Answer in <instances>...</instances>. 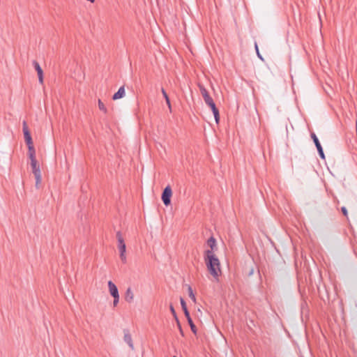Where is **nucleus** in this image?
Wrapping results in <instances>:
<instances>
[{
	"mask_svg": "<svg viewBox=\"0 0 357 357\" xmlns=\"http://www.w3.org/2000/svg\"><path fill=\"white\" fill-rule=\"evenodd\" d=\"M255 50H256V52H257V53L259 52V49H258V46H257V43H255Z\"/></svg>",
	"mask_w": 357,
	"mask_h": 357,
	"instance_id": "5701e85b",
	"label": "nucleus"
},
{
	"mask_svg": "<svg viewBox=\"0 0 357 357\" xmlns=\"http://www.w3.org/2000/svg\"><path fill=\"white\" fill-rule=\"evenodd\" d=\"M204 261L209 273L213 278L214 281L219 282L222 275V268L220 259L210 251L204 252Z\"/></svg>",
	"mask_w": 357,
	"mask_h": 357,
	"instance_id": "f257e3e1",
	"label": "nucleus"
},
{
	"mask_svg": "<svg viewBox=\"0 0 357 357\" xmlns=\"http://www.w3.org/2000/svg\"><path fill=\"white\" fill-rule=\"evenodd\" d=\"M28 146V156H35L36 151L33 147V144L31 143V145H27Z\"/></svg>",
	"mask_w": 357,
	"mask_h": 357,
	"instance_id": "a211bd4d",
	"label": "nucleus"
},
{
	"mask_svg": "<svg viewBox=\"0 0 357 357\" xmlns=\"http://www.w3.org/2000/svg\"><path fill=\"white\" fill-rule=\"evenodd\" d=\"M257 54L258 57H259L261 60H263V58H262V56H261V55L260 54V53H259V52L257 53Z\"/></svg>",
	"mask_w": 357,
	"mask_h": 357,
	"instance_id": "b1692460",
	"label": "nucleus"
},
{
	"mask_svg": "<svg viewBox=\"0 0 357 357\" xmlns=\"http://www.w3.org/2000/svg\"><path fill=\"white\" fill-rule=\"evenodd\" d=\"M172 196V190L169 185H167L163 190L162 194V200L165 206L171 204V197Z\"/></svg>",
	"mask_w": 357,
	"mask_h": 357,
	"instance_id": "423d86ee",
	"label": "nucleus"
},
{
	"mask_svg": "<svg viewBox=\"0 0 357 357\" xmlns=\"http://www.w3.org/2000/svg\"><path fill=\"white\" fill-rule=\"evenodd\" d=\"M311 137L313 139V142L317 147L318 153L319 156H325L323 148L317 137V135L314 133L311 134Z\"/></svg>",
	"mask_w": 357,
	"mask_h": 357,
	"instance_id": "1a4fd4ad",
	"label": "nucleus"
},
{
	"mask_svg": "<svg viewBox=\"0 0 357 357\" xmlns=\"http://www.w3.org/2000/svg\"><path fill=\"white\" fill-rule=\"evenodd\" d=\"M174 357H176V356H174Z\"/></svg>",
	"mask_w": 357,
	"mask_h": 357,
	"instance_id": "393cba45",
	"label": "nucleus"
},
{
	"mask_svg": "<svg viewBox=\"0 0 357 357\" xmlns=\"http://www.w3.org/2000/svg\"><path fill=\"white\" fill-rule=\"evenodd\" d=\"M207 246L208 249H207L206 251H210L212 253H215V252L217 250L216 241L213 237H211L208 239Z\"/></svg>",
	"mask_w": 357,
	"mask_h": 357,
	"instance_id": "9b49d317",
	"label": "nucleus"
},
{
	"mask_svg": "<svg viewBox=\"0 0 357 357\" xmlns=\"http://www.w3.org/2000/svg\"><path fill=\"white\" fill-rule=\"evenodd\" d=\"M162 93L163 97L165 99V101H166L167 105H168V107L169 108V109H171L170 100L169 98V96H168L167 92L165 91V90L163 88L162 89Z\"/></svg>",
	"mask_w": 357,
	"mask_h": 357,
	"instance_id": "dca6fc26",
	"label": "nucleus"
},
{
	"mask_svg": "<svg viewBox=\"0 0 357 357\" xmlns=\"http://www.w3.org/2000/svg\"><path fill=\"white\" fill-rule=\"evenodd\" d=\"M125 300L128 303H132L134 300V294L130 288H128L126 291Z\"/></svg>",
	"mask_w": 357,
	"mask_h": 357,
	"instance_id": "4468645a",
	"label": "nucleus"
},
{
	"mask_svg": "<svg viewBox=\"0 0 357 357\" xmlns=\"http://www.w3.org/2000/svg\"><path fill=\"white\" fill-rule=\"evenodd\" d=\"M107 285L109 293L114 298L113 305L114 307H116L118 305L120 298L119 290L116 284L111 280L108 281Z\"/></svg>",
	"mask_w": 357,
	"mask_h": 357,
	"instance_id": "20e7f679",
	"label": "nucleus"
},
{
	"mask_svg": "<svg viewBox=\"0 0 357 357\" xmlns=\"http://www.w3.org/2000/svg\"><path fill=\"white\" fill-rule=\"evenodd\" d=\"M176 322H177L178 328V329H179V331H180L181 334L182 335H183V330H182L181 326V324H180V323H179V321H178V319H177V320H176Z\"/></svg>",
	"mask_w": 357,
	"mask_h": 357,
	"instance_id": "412c9836",
	"label": "nucleus"
},
{
	"mask_svg": "<svg viewBox=\"0 0 357 357\" xmlns=\"http://www.w3.org/2000/svg\"><path fill=\"white\" fill-rule=\"evenodd\" d=\"M205 103L208 106L210 107V108L211 109L212 112H213V114L214 115V118H215V122L217 123H218L219 122V120H220V114H219V110L216 107V105L213 100V98H211V99H209L208 100L206 101Z\"/></svg>",
	"mask_w": 357,
	"mask_h": 357,
	"instance_id": "0eeeda50",
	"label": "nucleus"
},
{
	"mask_svg": "<svg viewBox=\"0 0 357 357\" xmlns=\"http://www.w3.org/2000/svg\"><path fill=\"white\" fill-rule=\"evenodd\" d=\"M188 294H189V296L190 298L194 301L195 302L196 301V298H195V296L193 293V291L192 289V288L190 287H188Z\"/></svg>",
	"mask_w": 357,
	"mask_h": 357,
	"instance_id": "6ab92c4d",
	"label": "nucleus"
},
{
	"mask_svg": "<svg viewBox=\"0 0 357 357\" xmlns=\"http://www.w3.org/2000/svg\"><path fill=\"white\" fill-rule=\"evenodd\" d=\"M170 310L173 314V316L174 317V318L176 319V320L178 319L177 317H176V312L174 310V308L172 305H170Z\"/></svg>",
	"mask_w": 357,
	"mask_h": 357,
	"instance_id": "aec40b11",
	"label": "nucleus"
},
{
	"mask_svg": "<svg viewBox=\"0 0 357 357\" xmlns=\"http://www.w3.org/2000/svg\"><path fill=\"white\" fill-rule=\"evenodd\" d=\"M22 130L26 145H31V143H33L32 138L29 130L27 123L25 121H24L22 123Z\"/></svg>",
	"mask_w": 357,
	"mask_h": 357,
	"instance_id": "6e6552de",
	"label": "nucleus"
},
{
	"mask_svg": "<svg viewBox=\"0 0 357 357\" xmlns=\"http://www.w3.org/2000/svg\"><path fill=\"white\" fill-rule=\"evenodd\" d=\"M342 211L343 213V214L345 215V216H347V210L346 209L345 207H342Z\"/></svg>",
	"mask_w": 357,
	"mask_h": 357,
	"instance_id": "4be33fe9",
	"label": "nucleus"
},
{
	"mask_svg": "<svg viewBox=\"0 0 357 357\" xmlns=\"http://www.w3.org/2000/svg\"><path fill=\"white\" fill-rule=\"evenodd\" d=\"M30 165L36 178V187L39 188L42 181L40 168L43 165V162L37 158H31Z\"/></svg>",
	"mask_w": 357,
	"mask_h": 357,
	"instance_id": "f03ea898",
	"label": "nucleus"
},
{
	"mask_svg": "<svg viewBox=\"0 0 357 357\" xmlns=\"http://www.w3.org/2000/svg\"><path fill=\"white\" fill-rule=\"evenodd\" d=\"M116 238L118 241V249L120 252V258L122 261H126V246L124 242L123 237L120 231L116 233Z\"/></svg>",
	"mask_w": 357,
	"mask_h": 357,
	"instance_id": "7ed1b4c3",
	"label": "nucleus"
},
{
	"mask_svg": "<svg viewBox=\"0 0 357 357\" xmlns=\"http://www.w3.org/2000/svg\"><path fill=\"white\" fill-rule=\"evenodd\" d=\"M124 96H125V89H124V86H121L119 89L118 91L114 94L112 99L116 100L123 98Z\"/></svg>",
	"mask_w": 357,
	"mask_h": 357,
	"instance_id": "ddd939ff",
	"label": "nucleus"
},
{
	"mask_svg": "<svg viewBox=\"0 0 357 357\" xmlns=\"http://www.w3.org/2000/svg\"><path fill=\"white\" fill-rule=\"evenodd\" d=\"M181 305L182 306V308H183V310L184 312V314H185V316L186 317L187 319H188V322L190 326V328L192 330V331L196 334L197 333V328L195 326V325L193 324L192 322V320L190 316V314H189V312L188 311V309H187V307H186V303L184 301V300L183 298H181Z\"/></svg>",
	"mask_w": 357,
	"mask_h": 357,
	"instance_id": "39448f33",
	"label": "nucleus"
},
{
	"mask_svg": "<svg viewBox=\"0 0 357 357\" xmlns=\"http://www.w3.org/2000/svg\"><path fill=\"white\" fill-rule=\"evenodd\" d=\"M98 108L100 111H102V112H104L105 114H107V109L106 108L105 105H104V103L101 101L100 99L98 100Z\"/></svg>",
	"mask_w": 357,
	"mask_h": 357,
	"instance_id": "f3484780",
	"label": "nucleus"
},
{
	"mask_svg": "<svg viewBox=\"0 0 357 357\" xmlns=\"http://www.w3.org/2000/svg\"><path fill=\"white\" fill-rule=\"evenodd\" d=\"M33 66L35 68V70L37 72L38 77V81L40 84H43V71L40 66V64L36 61H33Z\"/></svg>",
	"mask_w": 357,
	"mask_h": 357,
	"instance_id": "9d476101",
	"label": "nucleus"
},
{
	"mask_svg": "<svg viewBox=\"0 0 357 357\" xmlns=\"http://www.w3.org/2000/svg\"><path fill=\"white\" fill-rule=\"evenodd\" d=\"M123 339H124V341L129 345V347L132 349H133L134 346H133V343H132V336L128 332H126L124 333Z\"/></svg>",
	"mask_w": 357,
	"mask_h": 357,
	"instance_id": "2eb2a0df",
	"label": "nucleus"
},
{
	"mask_svg": "<svg viewBox=\"0 0 357 357\" xmlns=\"http://www.w3.org/2000/svg\"><path fill=\"white\" fill-rule=\"evenodd\" d=\"M199 88L200 92L202 93V96L204 98V102H206L211 98L208 91L206 89V88L203 85H199Z\"/></svg>",
	"mask_w": 357,
	"mask_h": 357,
	"instance_id": "f8f14e48",
	"label": "nucleus"
}]
</instances>
